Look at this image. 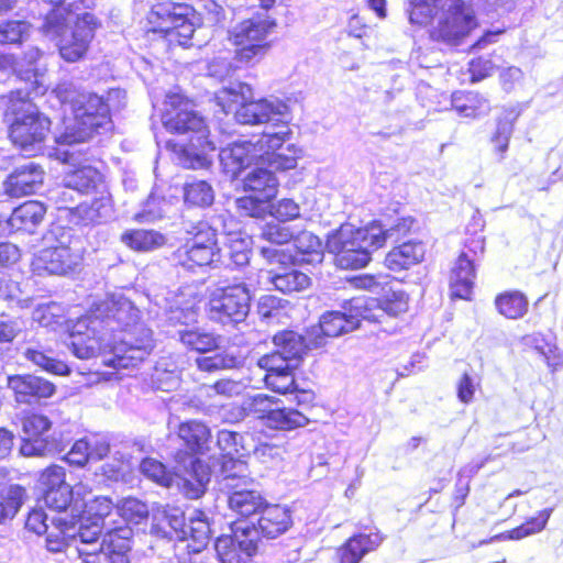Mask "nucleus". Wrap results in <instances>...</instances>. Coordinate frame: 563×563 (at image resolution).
Returning <instances> with one entry per match:
<instances>
[{
  "label": "nucleus",
  "instance_id": "38",
  "mask_svg": "<svg viewBox=\"0 0 563 563\" xmlns=\"http://www.w3.org/2000/svg\"><path fill=\"white\" fill-rule=\"evenodd\" d=\"M351 231L357 241L365 246V250L371 253L383 249L388 240L385 225L378 220H372L358 228L351 225Z\"/></svg>",
  "mask_w": 563,
  "mask_h": 563
},
{
  "label": "nucleus",
  "instance_id": "28",
  "mask_svg": "<svg viewBox=\"0 0 563 563\" xmlns=\"http://www.w3.org/2000/svg\"><path fill=\"white\" fill-rule=\"evenodd\" d=\"M266 501L258 490L252 489L250 486L235 488L228 494L229 508L241 519L258 515Z\"/></svg>",
  "mask_w": 563,
  "mask_h": 563
},
{
  "label": "nucleus",
  "instance_id": "59",
  "mask_svg": "<svg viewBox=\"0 0 563 563\" xmlns=\"http://www.w3.org/2000/svg\"><path fill=\"white\" fill-rule=\"evenodd\" d=\"M30 35V24L24 21H7L0 23V43H20Z\"/></svg>",
  "mask_w": 563,
  "mask_h": 563
},
{
  "label": "nucleus",
  "instance_id": "14",
  "mask_svg": "<svg viewBox=\"0 0 563 563\" xmlns=\"http://www.w3.org/2000/svg\"><path fill=\"white\" fill-rule=\"evenodd\" d=\"M84 260V249L77 241H56L45 245L37 256V269L48 274L68 275L75 273Z\"/></svg>",
  "mask_w": 563,
  "mask_h": 563
},
{
  "label": "nucleus",
  "instance_id": "51",
  "mask_svg": "<svg viewBox=\"0 0 563 563\" xmlns=\"http://www.w3.org/2000/svg\"><path fill=\"white\" fill-rule=\"evenodd\" d=\"M52 5L49 12L45 15L42 31L44 33L59 34L67 24L69 10L63 7L65 0H43Z\"/></svg>",
  "mask_w": 563,
  "mask_h": 563
},
{
  "label": "nucleus",
  "instance_id": "40",
  "mask_svg": "<svg viewBox=\"0 0 563 563\" xmlns=\"http://www.w3.org/2000/svg\"><path fill=\"white\" fill-rule=\"evenodd\" d=\"M450 0H408V14L412 24L427 25L445 8Z\"/></svg>",
  "mask_w": 563,
  "mask_h": 563
},
{
  "label": "nucleus",
  "instance_id": "42",
  "mask_svg": "<svg viewBox=\"0 0 563 563\" xmlns=\"http://www.w3.org/2000/svg\"><path fill=\"white\" fill-rule=\"evenodd\" d=\"M108 444H101L98 448V452H96L95 449H92L89 441H87L86 439H79L73 444L70 450L67 452L65 459L71 465L84 466L90 460L102 459L108 454Z\"/></svg>",
  "mask_w": 563,
  "mask_h": 563
},
{
  "label": "nucleus",
  "instance_id": "31",
  "mask_svg": "<svg viewBox=\"0 0 563 563\" xmlns=\"http://www.w3.org/2000/svg\"><path fill=\"white\" fill-rule=\"evenodd\" d=\"M177 435L183 441L187 453L191 455L203 453L211 439L210 429L198 420L181 422L178 426Z\"/></svg>",
  "mask_w": 563,
  "mask_h": 563
},
{
  "label": "nucleus",
  "instance_id": "45",
  "mask_svg": "<svg viewBox=\"0 0 563 563\" xmlns=\"http://www.w3.org/2000/svg\"><path fill=\"white\" fill-rule=\"evenodd\" d=\"M181 343L190 351L207 353L219 347V338L197 329L180 332Z\"/></svg>",
  "mask_w": 563,
  "mask_h": 563
},
{
  "label": "nucleus",
  "instance_id": "54",
  "mask_svg": "<svg viewBox=\"0 0 563 563\" xmlns=\"http://www.w3.org/2000/svg\"><path fill=\"white\" fill-rule=\"evenodd\" d=\"M227 246L230 261L234 266L242 267L249 264L252 253L249 239L230 233Z\"/></svg>",
  "mask_w": 563,
  "mask_h": 563
},
{
  "label": "nucleus",
  "instance_id": "64",
  "mask_svg": "<svg viewBox=\"0 0 563 563\" xmlns=\"http://www.w3.org/2000/svg\"><path fill=\"white\" fill-rule=\"evenodd\" d=\"M299 206L291 199H280L269 209V213L284 222L296 219L299 216Z\"/></svg>",
  "mask_w": 563,
  "mask_h": 563
},
{
  "label": "nucleus",
  "instance_id": "43",
  "mask_svg": "<svg viewBox=\"0 0 563 563\" xmlns=\"http://www.w3.org/2000/svg\"><path fill=\"white\" fill-rule=\"evenodd\" d=\"M516 114L508 111L504 117L498 118L496 121V129L490 137L493 151L500 158L505 157V153L509 147V142L514 132V123Z\"/></svg>",
  "mask_w": 563,
  "mask_h": 563
},
{
  "label": "nucleus",
  "instance_id": "36",
  "mask_svg": "<svg viewBox=\"0 0 563 563\" xmlns=\"http://www.w3.org/2000/svg\"><path fill=\"white\" fill-rule=\"evenodd\" d=\"M358 316L340 311H328L322 314L319 325L324 336L336 338L360 327Z\"/></svg>",
  "mask_w": 563,
  "mask_h": 563
},
{
  "label": "nucleus",
  "instance_id": "55",
  "mask_svg": "<svg viewBox=\"0 0 563 563\" xmlns=\"http://www.w3.org/2000/svg\"><path fill=\"white\" fill-rule=\"evenodd\" d=\"M25 489L19 485H11L7 489L3 500L0 501V523L12 519L23 504Z\"/></svg>",
  "mask_w": 563,
  "mask_h": 563
},
{
  "label": "nucleus",
  "instance_id": "25",
  "mask_svg": "<svg viewBox=\"0 0 563 563\" xmlns=\"http://www.w3.org/2000/svg\"><path fill=\"white\" fill-rule=\"evenodd\" d=\"M451 106L459 115L468 119H478L492 111L489 99L479 91L457 90L451 96Z\"/></svg>",
  "mask_w": 563,
  "mask_h": 563
},
{
  "label": "nucleus",
  "instance_id": "23",
  "mask_svg": "<svg viewBox=\"0 0 563 563\" xmlns=\"http://www.w3.org/2000/svg\"><path fill=\"white\" fill-rule=\"evenodd\" d=\"M132 538L133 531L128 525L109 529L102 537L104 560L108 563H130Z\"/></svg>",
  "mask_w": 563,
  "mask_h": 563
},
{
  "label": "nucleus",
  "instance_id": "48",
  "mask_svg": "<svg viewBox=\"0 0 563 563\" xmlns=\"http://www.w3.org/2000/svg\"><path fill=\"white\" fill-rule=\"evenodd\" d=\"M272 282L275 288L284 294L301 291L310 285V278L302 272L289 269L282 274H276Z\"/></svg>",
  "mask_w": 563,
  "mask_h": 563
},
{
  "label": "nucleus",
  "instance_id": "27",
  "mask_svg": "<svg viewBox=\"0 0 563 563\" xmlns=\"http://www.w3.org/2000/svg\"><path fill=\"white\" fill-rule=\"evenodd\" d=\"M12 111L18 114L14 104ZM9 136L24 156L32 157L35 144V112L27 110L21 117L16 115L10 126Z\"/></svg>",
  "mask_w": 563,
  "mask_h": 563
},
{
  "label": "nucleus",
  "instance_id": "62",
  "mask_svg": "<svg viewBox=\"0 0 563 563\" xmlns=\"http://www.w3.org/2000/svg\"><path fill=\"white\" fill-rule=\"evenodd\" d=\"M77 553L82 563H101L104 560L102 541L79 543Z\"/></svg>",
  "mask_w": 563,
  "mask_h": 563
},
{
  "label": "nucleus",
  "instance_id": "34",
  "mask_svg": "<svg viewBox=\"0 0 563 563\" xmlns=\"http://www.w3.org/2000/svg\"><path fill=\"white\" fill-rule=\"evenodd\" d=\"M494 305L499 314L506 319H521L528 312L529 301L520 290H505L496 295Z\"/></svg>",
  "mask_w": 563,
  "mask_h": 563
},
{
  "label": "nucleus",
  "instance_id": "16",
  "mask_svg": "<svg viewBox=\"0 0 563 563\" xmlns=\"http://www.w3.org/2000/svg\"><path fill=\"white\" fill-rule=\"evenodd\" d=\"M257 365L265 371L264 383L272 391L287 395L297 389L294 375L297 364L282 362L277 353H267L258 358Z\"/></svg>",
  "mask_w": 563,
  "mask_h": 563
},
{
  "label": "nucleus",
  "instance_id": "33",
  "mask_svg": "<svg viewBox=\"0 0 563 563\" xmlns=\"http://www.w3.org/2000/svg\"><path fill=\"white\" fill-rule=\"evenodd\" d=\"M4 194L12 198L32 195L35 191V163L16 168L3 181Z\"/></svg>",
  "mask_w": 563,
  "mask_h": 563
},
{
  "label": "nucleus",
  "instance_id": "52",
  "mask_svg": "<svg viewBox=\"0 0 563 563\" xmlns=\"http://www.w3.org/2000/svg\"><path fill=\"white\" fill-rule=\"evenodd\" d=\"M8 386L15 396L18 404L31 406L35 399V379L31 375H14L8 377Z\"/></svg>",
  "mask_w": 563,
  "mask_h": 563
},
{
  "label": "nucleus",
  "instance_id": "6",
  "mask_svg": "<svg viewBox=\"0 0 563 563\" xmlns=\"http://www.w3.org/2000/svg\"><path fill=\"white\" fill-rule=\"evenodd\" d=\"M186 233L184 242L173 252V260L177 266L196 272L213 266L220 261L218 230L208 220L196 221Z\"/></svg>",
  "mask_w": 563,
  "mask_h": 563
},
{
  "label": "nucleus",
  "instance_id": "41",
  "mask_svg": "<svg viewBox=\"0 0 563 563\" xmlns=\"http://www.w3.org/2000/svg\"><path fill=\"white\" fill-rule=\"evenodd\" d=\"M35 229V201L14 208L8 221L3 224L2 231H27L33 233Z\"/></svg>",
  "mask_w": 563,
  "mask_h": 563
},
{
  "label": "nucleus",
  "instance_id": "60",
  "mask_svg": "<svg viewBox=\"0 0 563 563\" xmlns=\"http://www.w3.org/2000/svg\"><path fill=\"white\" fill-rule=\"evenodd\" d=\"M455 388L459 401L470 405L475 400L476 391L481 389V380L464 372L457 379Z\"/></svg>",
  "mask_w": 563,
  "mask_h": 563
},
{
  "label": "nucleus",
  "instance_id": "39",
  "mask_svg": "<svg viewBox=\"0 0 563 563\" xmlns=\"http://www.w3.org/2000/svg\"><path fill=\"white\" fill-rule=\"evenodd\" d=\"M114 509L115 505L111 497L96 496L84 504L80 518L89 522L92 527H99Z\"/></svg>",
  "mask_w": 563,
  "mask_h": 563
},
{
  "label": "nucleus",
  "instance_id": "53",
  "mask_svg": "<svg viewBox=\"0 0 563 563\" xmlns=\"http://www.w3.org/2000/svg\"><path fill=\"white\" fill-rule=\"evenodd\" d=\"M140 470L145 477L164 487H170L174 483L173 473L166 467L165 464L155 459H143L140 464Z\"/></svg>",
  "mask_w": 563,
  "mask_h": 563
},
{
  "label": "nucleus",
  "instance_id": "61",
  "mask_svg": "<svg viewBox=\"0 0 563 563\" xmlns=\"http://www.w3.org/2000/svg\"><path fill=\"white\" fill-rule=\"evenodd\" d=\"M496 65L494 62L485 56H476L472 58L467 64V71L470 75L471 82H479L488 77H490L495 69Z\"/></svg>",
  "mask_w": 563,
  "mask_h": 563
},
{
  "label": "nucleus",
  "instance_id": "49",
  "mask_svg": "<svg viewBox=\"0 0 563 563\" xmlns=\"http://www.w3.org/2000/svg\"><path fill=\"white\" fill-rule=\"evenodd\" d=\"M241 363V360L236 355L225 352L216 353L209 356H200L196 360L198 369L208 373L238 368Z\"/></svg>",
  "mask_w": 563,
  "mask_h": 563
},
{
  "label": "nucleus",
  "instance_id": "29",
  "mask_svg": "<svg viewBox=\"0 0 563 563\" xmlns=\"http://www.w3.org/2000/svg\"><path fill=\"white\" fill-rule=\"evenodd\" d=\"M220 474L228 492L254 484V478L247 463L230 454L221 456Z\"/></svg>",
  "mask_w": 563,
  "mask_h": 563
},
{
  "label": "nucleus",
  "instance_id": "1",
  "mask_svg": "<svg viewBox=\"0 0 563 563\" xmlns=\"http://www.w3.org/2000/svg\"><path fill=\"white\" fill-rule=\"evenodd\" d=\"M100 323L97 317L82 316L68 327L69 346L76 357L89 360L109 354L102 364L121 369L137 366L154 349L153 332L143 323L128 324L111 344L100 334Z\"/></svg>",
  "mask_w": 563,
  "mask_h": 563
},
{
  "label": "nucleus",
  "instance_id": "37",
  "mask_svg": "<svg viewBox=\"0 0 563 563\" xmlns=\"http://www.w3.org/2000/svg\"><path fill=\"white\" fill-rule=\"evenodd\" d=\"M121 242L135 252H150L163 246L165 236L155 230L131 229L121 234Z\"/></svg>",
  "mask_w": 563,
  "mask_h": 563
},
{
  "label": "nucleus",
  "instance_id": "17",
  "mask_svg": "<svg viewBox=\"0 0 563 563\" xmlns=\"http://www.w3.org/2000/svg\"><path fill=\"white\" fill-rule=\"evenodd\" d=\"M96 27L97 23L89 13H85L78 18L70 35L62 37L58 44L62 58L68 63H75L81 59L86 55L89 43L95 36Z\"/></svg>",
  "mask_w": 563,
  "mask_h": 563
},
{
  "label": "nucleus",
  "instance_id": "58",
  "mask_svg": "<svg viewBox=\"0 0 563 563\" xmlns=\"http://www.w3.org/2000/svg\"><path fill=\"white\" fill-rule=\"evenodd\" d=\"M43 499L51 510L65 511L71 503V488L65 484L57 488L44 489Z\"/></svg>",
  "mask_w": 563,
  "mask_h": 563
},
{
  "label": "nucleus",
  "instance_id": "35",
  "mask_svg": "<svg viewBox=\"0 0 563 563\" xmlns=\"http://www.w3.org/2000/svg\"><path fill=\"white\" fill-rule=\"evenodd\" d=\"M552 512L553 508L541 509L534 516L527 518L519 526L497 534L495 539L521 540L538 534L545 529Z\"/></svg>",
  "mask_w": 563,
  "mask_h": 563
},
{
  "label": "nucleus",
  "instance_id": "4",
  "mask_svg": "<svg viewBox=\"0 0 563 563\" xmlns=\"http://www.w3.org/2000/svg\"><path fill=\"white\" fill-rule=\"evenodd\" d=\"M196 9L186 2L158 0L146 14L144 37L148 42L159 41L168 49L188 48L196 31Z\"/></svg>",
  "mask_w": 563,
  "mask_h": 563
},
{
  "label": "nucleus",
  "instance_id": "30",
  "mask_svg": "<svg viewBox=\"0 0 563 563\" xmlns=\"http://www.w3.org/2000/svg\"><path fill=\"white\" fill-rule=\"evenodd\" d=\"M41 523L44 527L43 531L37 529V536L44 534L46 548L51 552H59L66 548L69 538V530L74 528L71 520L62 517L44 514L41 516Z\"/></svg>",
  "mask_w": 563,
  "mask_h": 563
},
{
  "label": "nucleus",
  "instance_id": "46",
  "mask_svg": "<svg viewBox=\"0 0 563 563\" xmlns=\"http://www.w3.org/2000/svg\"><path fill=\"white\" fill-rule=\"evenodd\" d=\"M396 218L393 219L388 213H384L386 218L385 231L387 239L394 238L395 240L404 239L416 231L417 219L409 214H400L397 209L394 210Z\"/></svg>",
  "mask_w": 563,
  "mask_h": 563
},
{
  "label": "nucleus",
  "instance_id": "50",
  "mask_svg": "<svg viewBox=\"0 0 563 563\" xmlns=\"http://www.w3.org/2000/svg\"><path fill=\"white\" fill-rule=\"evenodd\" d=\"M377 308L391 317H398L407 312L409 308V296L401 289H390L377 299Z\"/></svg>",
  "mask_w": 563,
  "mask_h": 563
},
{
  "label": "nucleus",
  "instance_id": "8",
  "mask_svg": "<svg viewBox=\"0 0 563 563\" xmlns=\"http://www.w3.org/2000/svg\"><path fill=\"white\" fill-rule=\"evenodd\" d=\"M275 26L274 20L250 18L229 31L228 40L233 46L235 68L254 67L265 58L272 47L268 35Z\"/></svg>",
  "mask_w": 563,
  "mask_h": 563
},
{
  "label": "nucleus",
  "instance_id": "24",
  "mask_svg": "<svg viewBox=\"0 0 563 563\" xmlns=\"http://www.w3.org/2000/svg\"><path fill=\"white\" fill-rule=\"evenodd\" d=\"M424 247L421 241L409 240L393 246L384 257V266L391 272H401L422 262Z\"/></svg>",
  "mask_w": 563,
  "mask_h": 563
},
{
  "label": "nucleus",
  "instance_id": "47",
  "mask_svg": "<svg viewBox=\"0 0 563 563\" xmlns=\"http://www.w3.org/2000/svg\"><path fill=\"white\" fill-rule=\"evenodd\" d=\"M272 200L250 194L239 197L235 201L239 213L243 217L264 218L269 213Z\"/></svg>",
  "mask_w": 563,
  "mask_h": 563
},
{
  "label": "nucleus",
  "instance_id": "10",
  "mask_svg": "<svg viewBox=\"0 0 563 563\" xmlns=\"http://www.w3.org/2000/svg\"><path fill=\"white\" fill-rule=\"evenodd\" d=\"M440 12L441 18L430 30V37L435 42L459 45L478 27L476 14L465 0H450Z\"/></svg>",
  "mask_w": 563,
  "mask_h": 563
},
{
  "label": "nucleus",
  "instance_id": "18",
  "mask_svg": "<svg viewBox=\"0 0 563 563\" xmlns=\"http://www.w3.org/2000/svg\"><path fill=\"white\" fill-rule=\"evenodd\" d=\"M384 540L378 529L353 533L335 549L334 558L338 563H361L364 556L377 551Z\"/></svg>",
  "mask_w": 563,
  "mask_h": 563
},
{
  "label": "nucleus",
  "instance_id": "20",
  "mask_svg": "<svg viewBox=\"0 0 563 563\" xmlns=\"http://www.w3.org/2000/svg\"><path fill=\"white\" fill-rule=\"evenodd\" d=\"M292 514L289 507L266 501L257 515L254 529L266 539H275L290 529Z\"/></svg>",
  "mask_w": 563,
  "mask_h": 563
},
{
  "label": "nucleus",
  "instance_id": "57",
  "mask_svg": "<svg viewBox=\"0 0 563 563\" xmlns=\"http://www.w3.org/2000/svg\"><path fill=\"white\" fill-rule=\"evenodd\" d=\"M51 427V422L45 417L37 416V456L59 453L63 449L60 441L53 435H44Z\"/></svg>",
  "mask_w": 563,
  "mask_h": 563
},
{
  "label": "nucleus",
  "instance_id": "13",
  "mask_svg": "<svg viewBox=\"0 0 563 563\" xmlns=\"http://www.w3.org/2000/svg\"><path fill=\"white\" fill-rule=\"evenodd\" d=\"M327 249L341 269H361L372 261L371 252L357 241L351 225H341L333 232L327 240Z\"/></svg>",
  "mask_w": 563,
  "mask_h": 563
},
{
  "label": "nucleus",
  "instance_id": "12",
  "mask_svg": "<svg viewBox=\"0 0 563 563\" xmlns=\"http://www.w3.org/2000/svg\"><path fill=\"white\" fill-rule=\"evenodd\" d=\"M251 294L244 284H233L217 288L210 297V311L222 322L238 323L245 319L250 310Z\"/></svg>",
  "mask_w": 563,
  "mask_h": 563
},
{
  "label": "nucleus",
  "instance_id": "56",
  "mask_svg": "<svg viewBox=\"0 0 563 563\" xmlns=\"http://www.w3.org/2000/svg\"><path fill=\"white\" fill-rule=\"evenodd\" d=\"M65 321L64 308L56 303L49 302L37 306V323L51 330L62 327Z\"/></svg>",
  "mask_w": 563,
  "mask_h": 563
},
{
  "label": "nucleus",
  "instance_id": "3",
  "mask_svg": "<svg viewBox=\"0 0 563 563\" xmlns=\"http://www.w3.org/2000/svg\"><path fill=\"white\" fill-rule=\"evenodd\" d=\"M120 91L109 89L104 95L78 90L73 86H58L49 95L62 106H68L73 115V124L60 135L66 144L84 143L91 140L101 130L112 125V103Z\"/></svg>",
  "mask_w": 563,
  "mask_h": 563
},
{
  "label": "nucleus",
  "instance_id": "11",
  "mask_svg": "<svg viewBox=\"0 0 563 563\" xmlns=\"http://www.w3.org/2000/svg\"><path fill=\"white\" fill-rule=\"evenodd\" d=\"M279 400L268 395L252 397L249 412L265 427L276 431H292L310 423L299 409L278 407Z\"/></svg>",
  "mask_w": 563,
  "mask_h": 563
},
{
  "label": "nucleus",
  "instance_id": "21",
  "mask_svg": "<svg viewBox=\"0 0 563 563\" xmlns=\"http://www.w3.org/2000/svg\"><path fill=\"white\" fill-rule=\"evenodd\" d=\"M217 556L221 563H250L257 552V542L253 539H241L236 533L221 536L216 542Z\"/></svg>",
  "mask_w": 563,
  "mask_h": 563
},
{
  "label": "nucleus",
  "instance_id": "44",
  "mask_svg": "<svg viewBox=\"0 0 563 563\" xmlns=\"http://www.w3.org/2000/svg\"><path fill=\"white\" fill-rule=\"evenodd\" d=\"M214 194L206 180H196L184 185V202L190 207L206 208L212 205Z\"/></svg>",
  "mask_w": 563,
  "mask_h": 563
},
{
  "label": "nucleus",
  "instance_id": "7",
  "mask_svg": "<svg viewBox=\"0 0 563 563\" xmlns=\"http://www.w3.org/2000/svg\"><path fill=\"white\" fill-rule=\"evenodd\" d=\"M278 126L283 130L275 133H263L256 142H234L223 148L220 153V162L225 173L238 177L252 164L263 163L275 157L277 151L291 135L289 124Z\"/></svg>",
  "mask_w": 563,
  "mask_h": 563
},
{
  "label": "nucleus",
  "instance_id": "2",
  "mask_svg": "<svg viewBox=\"0 0 563 563\" xmlns=\"http://www.w3.org/2000/svg\"><path fill=\"white\" fill-rule=\"evenodd\" d=\"M195 106V100L180 91L166 93L162 113L164 128L173 134H188L189 137L186 144L167 141L165 147L183 168L208 169L217 146L206 119L194 109Z\"/></svg>",
  "mask_w": 563,
  "mask_h": 563
},
{
  "label": "nucleus",
  "instance_id": "22",
  "mask_svg": "<svg viewBox=\"0 0 563 563\" xmlns=\"http://www.w3.org/2000/svg\"><path fill=\"white\" fill-rule=\"evenodd\" d=\"M177 477L176 485L179 492L188 499H198L207 490L210 467L200 459L195 457L189 467L185 468Z\"/></svg>",
  "mask_w": 563,
  "mask_h": 563
},
{
  "label": "nucleus",
  "instance_id": "9",
  "mask_svg": "<svg viewBox=\"0 0 563 563\" xmlns=\"http://www.w3.org/2000/svg\"><path fill=\"white\" fill-rule=\"evenodd\" d=\"M486 250V239L482 230L465 231L461 251L450 275V291L453 299L471 300L476 278V264Z\"/></svg>",
  "mask_w": 563,
  "mask_h": 563
},
{
  "label": "nucleus",
  "instance_id": "5",
  "mask_svg": "<svg viewBox=\"0 0 563 563\" xmlns=\"http://www.w3.org/2000/svg\"><path fill=\"white\" fill-rule=\"evenodd\" d=\"M252 91L247 84H239L236 88H222L221 106L225 111H230L232 106L239 103L234 114L238 122L242 124H264L286 125L290 122V109L288 104L279 99L268 100H249L244 101L242 92Z\"/></svg>",
  "mask_w": 563,
  "mask_h": 563
},
{
  "label": "nucleus",
  "instance_id": "26",
  "mask_svg": "<svg viewBox=\"0 0 563 563\" xmlns=\"http://www.w3.org/2000/svg\"><path fill=\"white\" fill-rule=\"evenodd\" d=\"M272 342L277 347V351L272 353H277L282 357V362L286 363L294 361L298 365L310 350L305 336L294 330L276 332Z\"/></svg>",
  "mask_w": 563,
  "mask_h": 563
},
{
  "label": "nucleus",
  "instance_id": "19",
  "mask_svg": "<svg viewBox=\"0 0 563 563\" xmlns=\"http://www.w3.org/2000/svg\"><path fill=\"white\" fill-rule=\"evenodd\" d=\"M172 520L177 522L180 536V544H176V555L184 554L186 556L195 555L210 551L209 543V526L206 520L190 519L189 523L185 522L183 517H173Z\"/></svg>",
  "mask_w": 563,
  "mask_h": 563
},
{
  "label": "nucleus",
  "instance_id": "63",
  "mask_svg": "<svg viewBox=\"0 0 563 563\" xmlns=\"http://www.w3.org/2000/svg\"><path fill=\"white\" fill-rule=\"evenodd\" d=\"M470 490L471 486L468 476L463 473H459L451 496V505L454 510H459L465 505Z\"/></svg>",
  "mask_w": 563,
  "mask_h": 563
},
{
  "label": "nucleus",
  "instance_id": "15",
  "mask_svg": "<svg viewBox=\"0 0 563 563\" xmlns=\"http://www.w3.org/2000/svg\"><path fill=\"white\" fill-rule=\"evenodd\" d=\"M56 158L63 163L73 166L70 170L65 174V186L81 194H93L98 187L104 184V176L102 172L89 164H81L76 153L65 151L56 153Z\"/></svg>",
  "mask_w": 563,
  "mask_h": 563
},
{
  "label": "nucleus",
  "instance_id": "32",
  "mask_svg": "<svg viewBox=\"0 0 563 563\" xmlns=\"http://www.w3.org/2000/svg\"><path fill=\"white\" fill-rule=\"evenodd\" d=\"M242 187L245 192L273 200L278 191V180L273 172L256 167L244 177Z\"/></svg>",
  "mask_w": 563,
  "mask_h": 563
}]
</instances>
